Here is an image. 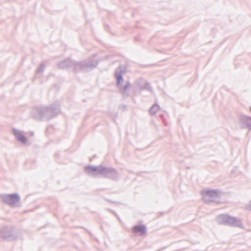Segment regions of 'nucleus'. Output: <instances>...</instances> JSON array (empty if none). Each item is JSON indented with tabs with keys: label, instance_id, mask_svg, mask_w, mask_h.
<instances>
[{
	"label": "nucleus",
	"instance_id": "f257e3e1",
	"mask_svg": "<svg viewBox=\"0 0 251 251\" xmlns=\"http://www.w3.org/2000/svg\"><path fill=\"white\" fill-rule=\"evenodd\" d=\"M84 171L90 175H100L103 177L113 180H117L119 176L117 171L113 168L105 167L101 165L87 166L84 167Z\"/></svg>",
	"mask_w": 251,
	"mask_h": 251
},
{
	"label": "nucleus",
	"instance_id": "f03ea898",
	"mask_svg": "<svg viewBox=\"0 0 251 251\" xmlns=\"http://www.w3.org/2000/svg\"><path fill=\"white\" fill-rule=\"evenodd\" d=\"M115 76L117 79V86L120 91L125 97H128L129 93L127 89L129 88L130 83L129 81H126L124 86H122V84L124 82V79L122 76V71L120 68L115 70Z\"/></svg>",
	"mask_w": 251,
	"mask_h": 251
},
{
	"label": "nucleus",
	"instance_id": "7ed1b4c3",
	"mask_svg": "<svg viewBox=\"0 0 251 251\" xmlns=\"http://www.w3.org/2000/svg\"><path fill=\"white\" fill-rule=\"evenodd\" d=\"M60 110V104L58 101H55L49 106H44V120L49 121L56 116Z\"/></svg>",
	"mask_w": 251,
	"mask_h": 251
},
{
	"label": "nucleus",
	"instance_id": "20e7f679",
	"mask_svg": "<svg viewBox=\"0 0 251 251\" xmlns=\"http://www.w3.org/2000/svg\"><path fill=\"white\" fill-rule=\"evenodd\" d=\"M98 63L97 60L87 59L80 62H77V70L86 73L95 68Z\"/></svg>",
	"mask_w": 251,
	"mask_h": 251
},
{
	"label": "nucleus",
	"instance_id": "39448f33",
	"mask_svg": "<svg viewBox=\"0 0 251 251\" xmlns=\"http://www.w3.org/2000/svg\"><path fill=\"white\" fill-rule=\"evenodd\" d=\"M203 201L206 202L219 203L220 201V197L218 190H205L201 192Z\"/></svg>",
	"mask_w": 251,
	"mask_h": 251
},
{
	"label": "nucleus",
	"instance_id": "423d86ee",
	"mask_svg": "<svg viewBox=\"0 0 251 251\" xmlns=\"http://www.w3.org/2000/svg\"><path fill=\"white\" fill-rule=\"evenodd\" d=\"M1 200L3 203L7 204L10 206H14L16 203L21 200L20 196L16 194H3L0 196Z\"/></svg>",
	"mask_w": 251,
	"mask_h": 251
},
{
	"label": "nucleus",
	"instance_id": "0eeeda50",
	"mask_svg": "<svg viewBox=\"0 0 251 251\" xmlns=\"http://www.w3.org/2000/svg\"><path fill=\"white\" fill-rule=\"evenodd\" d=\"M57 66L60 69L72 68L74 71H77V62L69 58L58 62Z\"/></svg>",
	"mask_w": 251,
	"mask_h": 251
},
{
	"label": "nucleus",
	"instance_id": "6e6552de",
	"mask_svg": "<svg viewBox=\"0 0 251 251\" xmlns=\"http://www.w3.org/2000/svg\"><path fill=\"white\" fill-rule=\"evenodd\" d=\"M44 106L33 107L31 111V115L33 118L37 121L44 120Z\"/></svg>",
	"mask_w": 251,
	"mask_h": 251
},
{
	"label": "nucleus",
	"instance_id": "1a4fd4ad",
	"mask_svg": "<svg viewBox=\"0 0 251 251\" xmlns=\"http://www.w3.org/2000/svg\"><path fill=\"white\" fill-rule=\"evenodd\" d=\"M12 131V133L17 140L23 144H25L26 143L27 138L23 135V131H20L15 128H13Z\"/></svg>",
	"mask_w": 251,
	"mask_h": 251
},
{
	"label": "nucleus",
	"instance_id": "9d476101",
	"mask_svg": "<svg viewBox=\"0 0 251 251\" xmlns=\"http://www.w3.org/2000/svg\"><path fill=\"white\" fill-rule=\"evenodd\" d=\"M11 231L8 228H2L0 229V238L10 240L11 239Z\"/></svg>",
	"mask_w": 251,
	"mask_h": 251
},
{
	"label": "nucleus",
	"instance_id": "9b49d317",
	"mask_svg": "<svg viewBox=\"0 0 251 251\" xmlns=\"http://www.w3.org/2000/svg\"><path fill=\"white\" fill-rule=\"evenodd\" d=\"M227 221L226 225L242 227V223L240 219H237L236 218L230 216Z\"/></svg>",
	"mask_w": 251,
	"mask_h": 251
},
{
	"label": "nucleus",
	"instance_id": "f8f14e48",
	"mask_svg": "<svg viewBox=\"0 0 251 251\" xmlns=\"http://www.w3.org/2000/svg\"><path fill=\"white\" fill-rule=\"evenodd\" d=\"M241 121L244 124V128H248L249 130H251V117L248 116H243L241 119Z\"/></svg>",
	"mask_w": 251,
	"mask_h": 251
},
{
	"label": "nucleus",
	"instance_id": "ddd939ff",
	"mask_svg": "<svg viewBox=\"0 0 251 251\" xmlns=\"http://www.w3.org/2000/svg\"><path fill=\"white\" fill-rule=\"evenodd\" d=\"M132 231L134 233L140 232L141 235H143L147 232V229L144 225H138L133 227Z\"/></svg>",
	"mask_w": 251,
	"mask_h": 251
},
{
	"label": "nucleus",
	"instance_id": "4468645a",
	"mask_svg": "<svg viewBox=\"0 0 251 251\" xmlns=\"http://www.w3.org/2000/svg\"><path fill=\"white\" fill-rule=\"evenodd\" d=\"M229 217V216L226 214H222L217 216V221L219 224L226 225Z\"/></svg>",
	"mask_w": 251,
	"mask_h": 251
},
{
	"label": "nucleus",
	"instance_id": "2eb2a0df",
	"mask_svg": "<svg viewBox=\"0 0 251 251\" xmlns=\"http://www.w3.org/2000/svg\"><path fill=\"white\" fill-rule=\"evenodd\" d=\"M159 106L157 104H154L150 109V113L151 115H154L159 109Z\"/></svg>",
	"mask_w": 251,
	"mask_h": 251
},
{
	"label": "nucleus",
	"instance_id": "dca6fc26",
	"mask_svg": "<svg viewBox=\"0 0 251 251\" xmlns=\"http://www.w3.org/2000/svg\"><path fill=\"white\" fill-rule=\"evenodd\" d=\"M140 88L141 89H146L149 91H151L152 90L151 87L150 86V84L146 82L145 83V85L144 86H140Z\"/></svg>",
	"mask_w": 251,
	"mask_h": 251
},
{
	"label": "nucleus",
	"instance_id": "f3484780",
	"mask_svg": "<svg viewBox=\"0 0 251 251\" xmlns=\"http://www.w3.org/2000/svg\"><path fill=\"white\" fill-rule=\"evenodd\" d=\"M45 68V65L44 64H41L39 68H38L36 71V73H42L43 72Z\"/></svg>",
	"mask_w": 251,
	"mask_h": 251
},
{
	"label": "nucleus",
	"instance_id": "a211bd4d",
	"mask_svg": "<svg viewBox=\"0 0 251 251\" xmlns=\"http://www.w3.org/2000/svg\"><path fill=\"white\" fill-rule=\"evenodd\" d=\"M245 208L251 211V201L246 205Z\"/></svg>",
	"mask_w": 251,
	"mask_h": 251
},
{
	"label": "nucleus",
	"instance_id": "6ab92c4d",
	"mask_svg": "<svg viewBox=\"0 0 251 251\" xmlns=\"http://www.w3.org/2000/svg\"><path fill=\"white\" fill-rule=\"evenodd\" d=\"M250 110H251V108H250Z\"/></svg>",
	"mask_w": 251,
	"mask_h": 251
}]
</instances>
